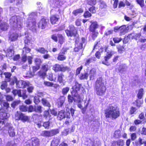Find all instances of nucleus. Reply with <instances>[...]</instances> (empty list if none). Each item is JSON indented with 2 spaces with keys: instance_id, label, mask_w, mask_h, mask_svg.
I'll return each instance as SVG.
<instances>
[{
  "instance_id": "f257e3e1",
  "label": "nucleus",
  "mask_w": 146,
  "mask_h": 146,
  "mask_svg": "<svg viewBox=\"0 0 146 146\" xmlns=\"http://www.w3.org/2000/svg\"><path fill=\"white\" fill-rule=\"evenodd\" d=\"M23 18L20 16H12L9 20L11 29L9 32V38L11 41L16 40L19 36L17 31L20 30L22 27Z\"/></svg>"
},
{
  "instance_id": "f03ea898",
  "label": "nucleus",
  "mask_w": 146,
  "mask_h": 146,
  "mask_svg": "<svg viewBox=\"0 0 146 146\" xmlns=\"http://www.w3.org/2000/svg\"><path fill=\"white\" fill-rule=\"evenodd\" d=\"M105 116L107 120L111 119H115L120 116L119 108L115 105L111 104L109 105L105 110Z\"/></svg>"
},
{
  "instance_id": "7ed1b4c3",
  "label": "nucleus",
  "mask_w": 146,
  "mask_h": 146,
  "mask_svg": "<svg viewBox=\"0 0 146 146\" xmlns=\"http://www.w3.org/2000/svg\"><path fill=\"white\" fill-rule=\"evenodd\" d=\"M36 12H33L29 13L28 15V17L26 22V26L35 31L36 30V23L35 17L37 16Z\"/></svg>"
},
{
  "instance_id": "20e7f679",
  "label": "nucleus",
  "mask_w": 146,
  "mask_h": 146,
  "mask_svg": "<svg viewBox=\"0 0 146 146\" xmlns=\"http://www.w3.org/2000/svg\"><path fill=\"white\" fill-rule=\"evenodd\" d=\"M95 87L97 95L102 96L104 94L106 88L102 78H99L97 79L96 82Z\"/></svg>"
},
{
  "instance_id": "39448f33",
  "label": "nucleus",
  "mask_w": 146,
  "mask_h": 146,
  "mask_svg": "<svg viewBox=\"0 0 146 146\" xmlns=\"http://www.w3.org/2000/svg\"><path fill=\"white\" fill-rule=\"evenodd\" d=\"M74 92H72V96L69 95L68 96V102H72L73 101L77 103H80L81 102V98L77 93L76 92L74 94H73Z\"/></svg>"
},
{
  "instance_id": "423d86ee",
  "label": "nucleus",
  "mask_w": 146,
  "mask_h": 146,
  "mask_svg": "<svg viewBox=\"0 0 146 146\" xmlns=\"http://www.w3.org/2000/svg\"><path fill=\"white\" fill-rule=\"evenodd\" d=\"M39 140L36 137H33L24 144V146H38Z\"/></svg>"
},
{
  "instance_id": "0eeeda50",
  "label": "nucleus",
  "mask_w": 146,
  "mask_h": 146,
  "mask_svg": "<svg viewBox=\"0 0 146 146\" xmlns=\"http://www.w3.org/2000/svg\"><path fill=\"white\" fill-rule=\"evenodd\" d=\"M15 119L17 120H21L23 122H25L29 120L28 116L21 112L17 111L15 114Z\"/></svg>"
},
{
  "instance_id": "6e6552de",
  "label": "nucleus",
  "mask_w": 146,
  "mask_h": 146,
  "mask_svg": "<svg viewBox=\"0 0 146 146\" xmlns=\"http://www.w3.org/2000/svg\"><path fill=\"white\" fill-rule=\"evenodd\" d=\"M66 117L68 119H69L70 118V114L69 112H65L64 110H61L59 111L57 117L58 120H61Z\"/></svg>"
},
{
  "instance_id": "1a4fd4ad",
  "label": "nucleus",
  "mask_w": 146,
  "mask_h": 146,
  "mask_svg": "<svg viewBox=\"0 0 146 146\" xmlns=\"http://www.w3.org/2000/svg\"><path fill=\"white\" fill-rule=\"evenodd\" d=\"M48 2L50 6L54 8H59L64 3L60 0H49Z\"/></svg>"
},
{
  "instance_id": "9d476101",
  "label": "nucleus",
  "mask_w": 146,
  "mask_h": 146,
  "mask_svg": "<svg viewBox=\"0 0 146 146\" xmlns=\"http://www.w3.org/2000/svg\"><path fill=\"white\" fill-rule=\"evenodd\" d=\"M69 30H65V32L68 36H75L77 33V31L75 28L72 25L69 26Z\"/></svg>"
},
{
  "instance_id": "9b49d317",
  "label": "nucleus",
  "mask_w": 146,
  "mask_h": 146,
  "mask_svg": "<svg viewBox=\"0 0 146 146\" xmlns=\"http://www.w3.org/2000/svg\"><path fill=\"white\" fill-rule=\"evenodd\" d=\"M50 114L48 111H45L44 112V114L43 115L39 116V123L38 122L37 125L39 127H40L42 126L41 123L43 122L44 119L48 120L50 119Z\"/></svg>"
},
{
  "instance_id": "f8f14e48",
  "label": "nucleus",
  "mask_w": 146,
  "mask_h": 146,
  "mask_svg": "<svg viewBox=\"0 0 146 146\" xmlns=\"http://www.w3.org/2000/svg\"><path fill=\"white\" fill-rule=\"evenodd\" d=\"M3 19L0 20V30L2 31H5L9 28V25L7 23V19Z\"/></svg>"
},
{
  "instance_id": "ddd939ff",
  "label": "nucleus",
  "mask_w": 146,
  "mask_h": 146,
  "mask_svg": "<svg viewBox=\"0 0 146 146\" xmlns=\"http://www.w3.org/2000/svg\"><path fill=\"white\" fill-rule=\"evenodd\" d=\"M48 21V20L46 19L45 17H43L42 18L39 23L38 24V27L39 28H40L42 29L45 28Z\"/></svg>"
},
{
  "instance_id": "4468645a",
  "label": "nucleus",
  "mask_w": 146,
  "mask_h": 146,
  "mask_svg": "<svg viewBox=\"0 0 146 146\" xmlns=\"http://www.w3.org/2000/svg\"><path fill=\"white\" fill-rule=\"evenodd\" d=\"M16 83L17 87L20 88H24L28 86L29 84V82L22 80L17 81Z\"/></svg>"
},
{
  "instance_id": "2eb2a0df",
  "label": "nucleus",
  "mask_w": 146,
  "mask_h": 146,
  "mask_svg": "<svg viewBox=\"0 0 146 146\" xmlns=\"http://www.w3.org/2000/svg\"><path fill=\"white\" fill-rule=\"evenodd\" d=\"M83 44L82 42H79L78 40H76L75 42V47L74 49L75 52H78L83 48Z\"/></svg>"
},
{
  "instance_id": "dca6fc26",
  "label": "nucleus",
  "mask_w": 146,
  "mask_h": 146,
  "mask_svg": "<svg viewBox=\"0 0 146 146\" xmlns=\"http://www.w3.org/2000/svg\"><path fill=\"white\" fill-rule=\"evenodd\" d=\"M14 51L12 47L8 48L6 52V55L10 58H11L14 56Z\"/></svg>"
},
{
  "instance_id": "f3484780",
  "label": "nucleus",
  "mask_w": 146,
  "mask_h": 146,
  "mask_svg": "<svg viewBox=\"0 0 146 146\" xmlns=\"http://www.w3.org/2000/svg\"><path fill=\"white\" fill-rule=\"evenodd\" d=\"M65 98L64 96H61L58 99L56 102V104L58 107L59 108L62 106L64 102Z\"/></svg>"
},
{
  "instance_id": "a211bd4d",
  "label": "nucleus",
  "mask_w": 146,
  "mask_h": 146,
  "mask_svg": "<svg viewBox=\"0 0 146 146\" xmlns=\"http://www.w3.org/2000/svg\"><path fill=\"white\" fill-rule=\"evenodd\" d=\"M66 51H61L58 54L57 59L58 60L62 61L65 60L66 58L65 55Z\"/></svg>"
},
{
  "instance_id": "6ab92c4d",
  "label": "nucleus",
  "mask_w": 146,
  "mask_h": 146,
  "mask_svg": "<svg viewBox=\"0 0 146 146\" xmlns=\"http://www.w3.org/2000/svg\"><path fill=\"white\" fill-rule=\"evenodd\" d=\"M60 138L59 137L54 138L52 141L51 144V146H57L60 142Z\"/></svg>"
},
{
  "instance_id": "aec40b11",
  "label": "nucleus",
  "mask_w": 146,
  "mask_h": 146,
  "mask_svg": "<svg viewBox=\"0 0 146 146\" xmlns=\"http://www.w3.org/2000/svg\"><path fill=\"white\" fill-rule=\"evenodd\" d=\"M141 36V34L140 33H132L129 35L128 36V37L129 38L131 37L132 39H135L136 40H137L138 39H139Z\"/></svg>"
},
{
  "instance_id": "412c9836",
  "label": "nucleus",
  "mask_w": 146,
  "mask_h": 146,
  "mask_svg": "<svg viewBox=\"0 0 146 146\" xmlns=\"http://www.w3.org/2000/svg\"><path fill=\"white\" fill-rule=\"evenodd\" d=\"M106 49L107 54L106 56L104 57V59L106 60H108L110 59L112 56V55L114 54V52L112 51H107V48Z\"/></svg>"
},
{
  "instance_id": "4be33fe9",
  "label": "nucleus",
  "mask_w": 146,
  "mask_h": 146,
  "mask_svg": "<svg viewBox=\"0 0 146 146\" xmlns=\"http://www.w3.org/2000/svg\"><path fill=\"white\" fill-rule=\"evenodd\" d=\"M8 132L10 137H13L15 135V132L14 128L12 127H10L9 128Z\"/></svg>"
},
{
  "instance_id": "5701e85b",
  "label": "nucleus",
  "mask_w": 146,
  "mask_h": 146,
  "mask_svg": "<svg viewBox=\"0 0 146 146\" xmlns=\"http://www.w3.org/2000/svg\"><path fill=\"white\" fill-rule=\"evenodd\" d=\"M98 25L97 22L92 23L90 27V30L91 31H94L98 27Z\"/></svg>"
},
{
  "instance_id": "b1692460",
  "label": "nucleus",
  "mask_w": 146,
  "mask_h": 146,
  "mask_svg": "<svg viewBox=\"0 0 146 146\" xmlns=\"http://www.w3.org/2000/svg\"><path fill=\"white\" fill-rule=\"evenodd\" d=\"M105 51H106V48L101 47L99 50V51H97L95 54V56L98 58L99 59L101 55V53H102V52Z\"/></svg>"
},
{
  "instance_id": "393cba45",
  "label": "nucleus",
  "mask_w": 146,
  "mask_h": 146,
  "mask_svg": "<svg viewBox=\"0 0 146 146\" xmlns=\"http://www.w3.org/2000/svg\"><path fill=\"white\" fill-rule=\"evenodd\" d=\"M96 73V70L94 68L91 70L90 71L89 75L90 80H93Z\"/></svg>"
},
{
  "instance_id": "a878e982",
  "label": "nucleus",
  "mask_w": 146,
  "mask_h": 146,
  "mask_svg": "<svg viewBox=\"0 0 146 146\" xmlns=\"http://www.w3.org/2000/svg\"><path fill=\"white\" fill-rule=\"evenodd\" d=\"M36 50L38 52L43 54H46L47 53L48 51L46 49H45L43 47H39L38 48H36Z\"/></svg>"
},
{
  "instance_id": "bb28decb",
  "label": "nucleus",
  "mask_w": 146,
  "mask_h": 146,
  "mask_svg": "<svg viewBox=\"0 0 146 146\" xmlns=\"http://www.w3.org/2000/svg\"><path fill=\"white\" fill-rule=\"evenodd\" d=\"M89 76L88 74L86 72L81 73L79 78L80 80L87 79Z\"/></svg>"
},
{
  "instance_id": "cd10ccee",
  "label": "nucleus",
  "mask_w": 146,
  "mask_h": 146,
  "mask_svg": "<svg viewBox=\"0 0 146 146\" xmlns=\"http://www.w3.org/2000/svg\"><path fill=\"white\" fill-rule=\"evenodd\" d=\"M145 141H144L141 138L139 137L137 140L135 142V144L137 146H141L143 144H145Z\"/></svg>"
},
{
  "instance_id": "c85d7f7f",
  "label": "nucleus",
  "mask_w": 146,
  "mask_h": 146,
  "mask_svg": "<svg viewBox=\"0 0 146 146\" xmlns=\"http://www.w3.org/2000/svg\"><path fill=\"white\" fill-rule=\"evenodd\" d=\"M127 31L126 26L122 25L120 27V32L122 34H123L126 33Z\"/></svg>"
},
{
  "instance_id": "c756f323",
  "label": "nucleus",
  "mask_w": 146,
  "mask_h": 146,
  "mask_svg": "<svg viewBox=\"0 0 146 146\" xmlns=\"http://www.w3.org/2000/svg\"><path fill=\"white\" fill-rule=\"evenodd\" d=\"M58 20V18L55 15H52L50 17V20L52 24H54L56 23Z\"/></svg>"
},
{
  "instance_id": "7c9ffc66",
  "label": "nucleus",
  "mask_w": 146,
  "mask_h": 146,
  "mask_svg": "<svg viewBox=\"0 0 146 146\" xmlns=\"http://www.w3.org/2000/svg\"><path fill=\"white\" fill-rule=\"evenodd\" d=\"M31 51V49L29 47L26 46L25 45V46L23 48L22 53L23 54H26L27 53H29Z\"/></svg>"
},
{
  "instance_id": "2f4dec72",
  "label": "nucleus",
  "mask_w": 146,
  "mask_h": 146,
  "mask_svg": "<svg viewBox=\"0 0 146 146\" xmlns=\"http://www.w3.org/2000/svg\"><path fill=\"white\" fill-rule=\"evenodd\" d=\"M144 94V90L143 88L140 89L138 91V93L137 94V96L138 98L141 99Z\"/></svg>"
},
{
  "instance_id": "473e14b6",
  "label": "nucleus",
  "mask_w": 146,
  "mask_h": 146,
  "mask_svg": "<svg viewBox=\"0 0 146 146\" xmlns=\"http://www.w3.org/2000/svg\"><path fill=\"white\" fill-rule=\"evenodd\" d=\"M61 65L58 64H56L54 65L53 67V69L55 72L60 71Z\"/></svg>"
},
{
  "instance_id": "72a5a7b5",
  "label": "nucleus",
  "mask_w": 146,
  "mask_h": 146,
  "mask_svg": "<svg viewBox=\"0 0 146 146\" xmlns=\"http://www.w3.org/2000/svg\"><path fill=\"white\" fill-rule=\"evenodd\" d=\"M0 115L2 116V117L1 118L2 119H7L9 116V114L6 112H1L0 113Z\"/></svg>"
},
{
  "instance_id": "f704fd0d",
  "label": "nucleus",
  "mask_w": 146,
  "mask_h": 146,
  "mask_svg": "<svg viewBox=\"0 0 146 146\" xmlns=\"http://www.w3.org/2000/svg\"><path fill=\"white\" fill-rule=\"evenodd\" d=\"M27 91L25 90H23L22 92L21 91V96H19V97H22L23 99H25L27 98V96L26 94Z\"/></svg>"
},
{
  "instance_id": "c9c22d12",
  "label": "nucleus",
  "mask_w": 146,
  "mask_h": 146,
  "mask_svg": "<svg viewBox=\"0 0 146 146\" xmlns=\"http://www.w3.org/2000/svg\"><path fill=\"white\" fill-rule=\"evenodd\" d=\"M21 90H13L12 91V93L14 96L17 95L19 97L21 96Z\"/></svg>"
},
{
  "instance_id": "e433bc0d",
  "label": "nucleus",
  "mask_w": 146,
  "mask_h": 146,
  "mask_svg": "<svg viewBox=\"0 0 146 146\" xmlns=\"http://www.w3.org/2000/svg\"><path fill=\"white\" fill-rule=\"evenodd\" d=\"M26 36L24 38V42L25 44H28L30 42L31 38L28 34L26 35L25 34Z\"/></svg>"
},
{
  "instance_id": "4c0bfd02",
  "label": "nucleus",
  "mask_w": 146,
  "mask_h": 146,
  "mask_svg": "<svg viewBox=\"0 0 146 146\" xmlns=\"http://www.w3.org/2000/svg\"><path fill=\"white\" fill-rule=\"evenodd\" d=\"M83 10L82 9H76L74 11L72 12L75 16H76L78 15L79 13H80L83 12Z\"/></svg>"
},
{
  "instance_id": "58836bf2",
  "label": "nucleus",
  "mask_w": 146,
  "mask_h": 146,
  "mask_svg": "<svg viewBox=\"0 0 146 146\" xmlns=\"http://www.w3.org/2000/svg\"><path fill=\"white\" fill-rule=\"evenodd\" d=\"M64 77L63 75L61 73L60 74H59L58 75V81L60 83H62L63 82V77Z\"/></svg>"
},
{
  "instance_id": "ea45409f",
  "label": "nucleus",
  "mask_w": 146,
  "mask_h": 146,
  "mask_svg": "<svg viewBox=\"0 0 146 146\" xmlns=\"http://www.w3.org/2000/svg\"><path fill=\"white\" fill-rule=\"evenodd\" d=\"M42 103L44 106H47L49 107L50 106V105L49 102L45 99H42Z\"/></svg>"
},
{
  "instance_id": "a19ab883",
  "label": "nucleus",
  "mask_w": 146,
  "mask_h": 146,
  "mask_svg": "<svg viewBox=\"0 0 146 146\" xmlns=\"http://www.w3.org/2000/svg\"><path fill=\"white\" fill-rule=\"evenodd\" d=\"M57 36L58 38L59 42L61 44H62L64 40L63 37L61 34L58 35Z\"/></svg>"
},
{
  "instance_id": "79ce46f5",
  "label": "nucleus",
  "mask_w": 146,
  "mask_h": 146,
  "mask_svg": "<svg viewBox=\"0 0 146 146\" xmlns=\"http://www.w3.org/2000/svg\"><path fill=\"white\" fill-rule=\"evenodd\" d=\"M41 135L43 136L46 137L51 136L50 131H44L42 132Z\"/></svg>"
},
{
  "instance_id": "37998d69",
  "label": "nucleus",
  "mask_w": 146,
  "mask_h": 146,
  "mask_svg": "<svg viewBox=\"0 0 146 146\" xmlns=\"http://www.w3.org/2000/svg\"><path fill=\"white\" fill-rule=\"evenodd\" d=\"M96 3V0H87L88 4L91 6L95 5Z\"/></svg>"
},
{
  "instance_id": "c03bdc74",
  "label": "nucleus",
  "mask_w": 146,
  "mask_h": 146,
  "mask_svg": "<svg viewBox=\"0 0 146 146\" xmlns=\"http://www.w3.org/2000/svg\"><path fill=\"white\" fill-rule=\"evenodd\" d=\"M28 108L27 106L22 105L20 107V110L22 111H27Z\"/></svg>"
},
{
  "instance_id": "a18cd8bd",
  "label": "nucleus",
  "mask_w": 146,
  "mask_h": 146,
  "mask_svg": "<svg viewBox=\"0 0 146 146\" xmlns=\"http://www.w3.org/2000/svg\"><path fill=\"white\" fill-rule=\"evenodd\" d=\"M39 94L37 96H35L34 97V102L36 104H38L40 102V100L39 98Z\"/></svg>"
},
{
  "instance_id": "49530a36",
  "label": "nucleus",
  "mask_w": 146,
  "mask_h": 146,
  "mask_svg": "<svg viewBox=\"0 0 146 146\" xmlns=\"http://www.w3.org/2000/svg\"><path fill=\"white\" fill-rule=\"evenodd\" d=\"M58 133L59 131L58 129L52 130L50 131V133L51 136H52L54 135H55Z\"/></svg>"
},
{
  "instance_id": "de8ad7c7",
  "label": "nucleus",
  "mask_w": 146,
  "mask_h": 146,
  "mask_svg": "<svg viewBox=\"0 0 146 146\" xmlns=\"http://www.w3.org/2000/svg\"><path fill=\"white\" fill-rule=\"evenodd\" d=\"M137 3L139 4L141 7L142 8L144 6V0H136Z\"/></svg>"
},
{
  "instance_id": "09e8293b",
  "label": "nucleus",
  "mask_w": 146,
  "mask_h": 146,
  "mask_svg": "<svg viewBox=\"0 0 146 146\" xmlns=\"http://www.w3.org/2000/svg\"><path fill=\"white\" fill-rule=\"evenodd\" d=\"M44 84L45 86L48 87L53 86L54 85V84L53 83L46 81H44Z\"/></svg>"
},
{
  "instance_id": "8fccbe9b",
  "label": "nucleus",
  "mask_w": 146,
  "mask_h": 146,
  "mask_svg": "<svg viewBox=\"0 0 146 146\" xmlns=\"http://www.w3.org/2000/svg\"><path fill=\"white\" fill-rule=\"evenodd\" d=\"M70 88L68 87H66L63 88L62 90V92L63 95L66 94L69 90Z\"/></svg>"
},
{
  "instance_id": "3c124183",
  "label": "nucleus",
  "mask_w": 146,
  "mask_h": 146,
  "mask_svg": "<svg viewBox=\"0 0 146 146\" xmlns=\"http://www.w3.org/2000/svg\"><path fill=\"white\" fill-rule=\"evenodd\" d=\"M7 83L5 82H3L1 85V88L2 90L6 89L7 87Z\"/></svg>"
},
{
  "instance_id": "603ef678",
  "label": "nucleus",
  "mask_w": 146,
  "mask_h": 146,
  "mask_svg": "<svg viewBox=\"0 0 146 146\" xmlns=\"http://www.w3.org/2000/svg\"><path fill=\"white\" fill-rule=\"evenodd\" d=\"M120 131L117 130L115 131L114 133V136L116 138H118L120 136Z\"/></svg>"
},
{
  "instance_id": "864d4df0",
  "label": "nucleus",
  "mask_w": 146,
  "mask_h": 146,
  "mask_svg": "<svg viewBox=\"0 0 146 146\" xmlns=\"http://www.w3.org/2000/svg\"><path fill=\"white\" fill-rule=\"evenodd\" d=\"M47 78L50 81H54L55 80V78H54L53 77V74L52 73L48 74L47 75Z\"/></svg>"
},
{
  "instance_id": "5fc2aeb1",
  "label": "nucleus",
  "mask_w": 146,
  "mask_h": 146,
  "mask_svg": "<svg viewBox=\"0 0 146 146\" xmlns=\"http://www.w3.org/2000/svg\"><path fill=\"white\" fill-rule=\"evenodd\" d=\"M113 40L115 43H117L120 42L122 40V39L121 38L116 37L113 38Z\"/></svg>"
},
{
  "instance_id": "6e6d98bb",
  "label": "nucleus",
  "mask_w": 146,
  "mask_h": 146,
  "mask_svg": "<svg viewBox=\"0 0 146 146\" xmlns=\"http://www.w3.org/2000/svg\"><path fill=\"white\" fill-rule=\"evenodd\" d=\"M42 125L45 129H48L50 126V123L49 121L44 122Z\"/></svg>"
},
{
  "instance_id": "4d7b16f0",
  "label": "nucleus",
  "mask_w": 146,
  "mask_h": 146,
  "mask_svg": "<svg viewBox=\"0 0 146 146\" xmlns=\"http://www.w3.org/2000/svg\"><path fill=\"white\" fill-rule=\"evenodd\" d=\"M38 75L41 78H44L46 75V73L44 72L40 71L38 72Z\"/></svg>"
},
{
  "instance_id": "13d9d810",
  "label": "nucleus",
  "mask_w": 146,
  "mask_h": 146,
  "mask_svg": "<svg viewBox=\"0 0 146 146\" xmlns=\"http://www.w3.org/2000/svg\"><path fill=\"white\" fill-rule=\"evenodd\" d=\"M35 62L36 65L40 66V64L41 63V60L40 59L36 58L35 59Z\"/></svg>"
},
{
  "instance_id": "bf43d9fd",
  "label": "nucleus",
  "mask_w": 146,
  "mask_h": 146,
  "mask_svg": "<svg viewBox=\"0 0 146 146\" xmlns=\"http://www.w3.org/2000/svg\"><path fill=\"white\" fill-rule=\"evenodd\" d=\"M33 58V56H29L27 57V60H28V63L29 64H32V60Z\"/></svg>"
},
{
  "instance_id": "052dcab7",
  "label": "nucleus",
  "mask_w": 146,
  "mask_h": 146,
  "mask_svg": "<svg viewBox=\"0 0 146 146\" xmlns=\"http://www.w3.org/2000/svg\"><path fill=\"white\" fill-rule=\"evenodd\" d=\"M82 68L83 66H81L77 68L76 73V75H78L80 73V71L82 69Z\"/></svg>"
},
{
  "instance_id": "680f3d73",
  "label": "nucleus",
  "mask_w": 146,
  "mask_h": 146,
  "mask_svg": "<svg viewBox=\"0 0 146 146\" xmlns=\"http://www.w3.org/2000/svg\"><path fill=\"white\" fill-rule=\"evenodd\" d=\"M29 84L28 86H27L28 87L27 88V91L29 93H32L34 89V87L32 86H29Z\"/></svg>"
},
{
  "instance_id": "e2e57ef3",
  "label": "nucleus",
  "mask_w": 146,
  "mask_h": 146,
  "mask_svg": "<svg viewBox=\"0 0 146 146\" xmlns=\"http://www.w3.org/2000/svg\"><path fill=\"white\" fill-rule=\"evenodd\" d=\"M117 145L119 146H123L124 144L123 140H119L117 141Z\"/></svg>"
},
{
  "instance_id": "0e129e2a",
  "label": "nucleus",
  "mask_w": 146,
  "mask_h": 146,
  "mask_svg": "<svg viewBox=\"0 0 146 146\" xmlns=\"http://www.w3.org/2000/svg\"><path fill=\"white\" fill-rule=\"evenodd\" d=\"M19 103V102L18 101H15L12 103L11 104V106L13 108H15L16 106L18 105Z\"/></svg>"
},
{
  "instance_id": "69168bd1",
  "label": "nucleus",
  "mask_w": 146,
  "mask_h": 146,
  "mask_svg": "<svg viewBox=\"0 0 146 146\" xmlns=\"http://www.w3.org/2000/svg\"><path fill=\"white\" fill-rule=\"evenodd\" d=\"M35 110L37 112H41V107L40 106H35Z\"/></svg>"
},
{
  "instance_id": "338daca9",
  "label": "nucleus",
  "mask_w": 146,
  "mask_h": 146,
  "mask_svg": "<svg viewBox=\"0 0 146 146\" xmlns=\"http://www.w3.org/2000/svg\"><path fill=\"white\" fill-rule=\"evenodd\" d=\"M91 16V14L88 11H86L84 13V16L85 18L89 17Z\"/></svg>"
},
{
  "instance_id": "774afa93",
  "label": "nucleus",
  "mask_w": 146,
  "mask_h": 146,
  "mask_svg": "<svg viewBox=\"0 0 146 146\" xmlns=\"http://www.w3.org/2000/svg\"><path fill=\"white\" fill-rule=\"evenodd\" d=\"M40 66H39L36 65V66H34L33 67V73H35L36 71L39 69Z\"/></svg>"
}]
</instances>
